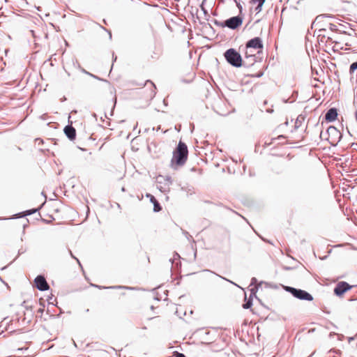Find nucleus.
Masks as SVG:
<instances>
[{
	"instance_id": "1",
	"label": "nucleus",
	"mask_w": 357,
	"mask_h": 357,
	"mask_svg": "<svg viewBox=\"0 0 357 357\" xmlns=\"http://www.w3.org/2000/svg\"><path fill=\"white\" fill-rule=\"evenodd\" d=\"M188 155L187 145L182 141H179L176 148L173 151V156L171 160V166L176 168V166L183 165Z\"/></svg>"
},
{
	"instance_id": "2",
	"label": "nucleus",
	"mask_w": 357,
	"mask_h": 357,
	"mask_svg": "<svg viewBox=\"0 0 357 357\" xmlns=\"http://www.w3.org/2000/svg\"><path fill=\"white\" fill-rule=\"evenodd\" d=\"M26 312L23 313L22 315H20L19 314H16V317L13 319L11 321V325H14L15 327L18 328L17 331H22L31 324L34 313L32 310L31 306H25Z\"/></svg>"
},
{
	"instance_id": "3",
	"label": "nucleus",
	"mask_w": 357,
	"mask_h": 357,
	"mask_svg": "<svg viewBox=\"0 0 357 357\" xmlns=\"http://www.w3.org/2000/svg\"><path fill=\"white\" fill-rule=\"evenodd\" d=\"M224 56L227 63L235 68H240L246 65V62L243 61L240 53L234 48H229L226 50Z\"/></svg>"
},
{
	"instance_id": "4",
	"label": "nucleus",
	"mask_w": 357,
	"mask_h": 357,
	"mask_svg": "<svg viewBox=\"0 0 357 357\" xmlns=\"http://www.w3.org/2000/svg\"><path fill=\"white\" fill-rule=\"evenodd\" d=\"M284 289L286 291L290 293L294 297L301 301H313V296L307 291L296 289L292 287L284 286Z\"/></svg>"
},
{
	"instance_id": "5",
	"label": "nucleus",
	"mask_w": 357,
	"mask_h": 357,
	"mask_svg": "<svg viewBox=\"0 0 357 357\" xmlns=\"http://www.w3.org/2000/svg\"><path fill=\"white\" fill-rule=\"evenodd\" d=\"M243 23V18L238 15L229 17V19L223 21L218 22L215 20V24L222 27H228L231 29H236L239 27Z\"/></svg>"
},
{
	"instance_id": "6",
	"label": "nucleus",
	"mask_w": 357,
	"mask_h": 357,
	"mask_svg": "<svg viewBox=\"0 0 357 357\" xmlns=\"http://www.w3.org/2000/svg\"><path fill=\"white\" fill-rule=\"evenodd\" d=\"M353 286L344 281L338 282L334 288V294L337 296H342L345 292L351 289Z\"/></svg>"
},
{
	"instance_id": "7",
	"label": "nucleus",
	"mask_w": 357,
	"mask_h": 357,
	"mask_svg": "<svg viewBox=\"0 0 357 357\" xmlns=\"http://www.w3.org/2000/svg\"><path fill=\"white\" fill-rule=\"evenodd\" d=\"M34 283H35L36 287L39 291H43L48 290L50 289V286H49L45 278L42 275H39L35 278Z\"/></svg>"
},
{
	"instance_id": "8",
	"label": "nucleus",
	"mask_w": 357,
	"mask_h": 357,
	"mask_svg": "<svg viewBox=\"0 0 357 357\" xmlns=\"http://www.w3.org/2000/svg\"><path fill=\"white\" fill-rule=\"evenodd\" d=\"M246 49L262 50L264 45L259 37H255L249 40L245 44Z\"/></svg>"
},
{
	"instance_id": "9",
	"label": "nucleus",
	"mask_w": 357,
	"mask_h": 357,
	"mask_svg": "<svg viewBox=\"0 0 357 357\" xmlns=\"http://www.w3.org/2000/svg\"><path fill=\"white\" fill-rule=\"evenodd\" d=\"M337 117V109L335 107L330 108L325 114V120L327 122H333Z\"/></svg>"
},
{
	"instance_id": "10",
	"label": "nucleus",
	"mask_w": 357,
	"mask_h": 357,
	"mask_svg": "<svg viewBox=\"0 0 357 357\" xmlns=\"http://www.w3.org/2000/svg\"><path fill=\"white\" fill-rule=\"evenodd\" d=\"M64 133L66 137L71 141L76 138V130L71 125H67L63 129Z\"/></svg>"
},
{
	"instance_id": "11",
	"label": "nucleus",
	"mask_w": 357,
	"mask_h": 357,
	"mask_svg": "<svg viewBox=\"0 0 357 357\" xmlns=\"http://www.w3.org/2000/svg\"><path fill=\"white\" fill-rule=\"evenodd\" d=\"M327 133L335 139H340L342 137L340 132L334 126H331L327 129Z\"/></svg>"
},
{
	"instance_id": "12",
	"label": "nucleus",
	"mask_w": 357,
	"mask_h": 357,
	"mask_svg": "<svg viewBox=\"0 0 357 357\" xmlns=\"http://www.w3.org/2000/svg\"><path fill=\"white\" fill-rule=\"evenodd\" d=\"M146 197H149L150 202L151 203H153L154 212H159L162 210V207H161L160 203L158 202V200L155 199V197L153 195H152L151 194H147Z\"/></svg>"
},
{
	"instance_id": "13",
	"label": "nucleus",
	"mask_w": 357,
	"mask_h": 357,
	"mask_svg": "<svg viewBox=\"0 0 357 357\" xmlns=\"http://www.w3.org/2000/svg\"><path fill=\"white\" fill-rule=\"evenodd\" d=\"M148 84H150L151 86L150 93L149 94V97L151 99H153L156 94V86L155 84L149 79L146 80V82L142 86H147Z\"/></svg>"
},
{
	"instance_id": "14",
	"label": "nucleus",
	"mask_w": 357,
	"mask_h": 357,
	"mask_svg": "<svg viewBox=\"0 0 357 357\" xmlns=\"http://www.w3.org/2000/svg\"><path fill=\"white\" fill-rule=\"evenodd\" d=\"M328 29L332 31L340 32L341 33L347 34L349 36L352 35V33H349L344 30L340 29V28H338V26L334 23H330L328 25Z\"/></svg>"
},
{
	"instance_id": "15",
	"label": "nucleus",
	"mask_w": 357,
	"mask_h": 357,
	"mask_svg": "<svg viewBox=\"0 0 357 357\" xmlns=\"http://www.w3.org/2000/svg\"><path fill=\"white\" fill-rule=\"evenodd\" d=\"M266 0H250V3L257 4L255 10L257 13H259L262 10V6Z\"/></svg>"
},
{
	"instance_id": "16",
	"label": "nucleus",
	"mask_w": 357,
	"mask_h": 357,
	"mask_svg": "<svg viewBox=\"0 0 357 357\" xmlns=\"http://www.w3.org/2000/svg\"><path fill=\"white\" fill-rule=\"evenodd\" d=\"M334 18V17L332 15H329V14H321V15H319L316 17L314 21L312 23V25L313 26L314 24L316 23H319L320 22H321L323 20V19L324 18Z\"/></svg>"
},
{
	"instance_id": "17",
	"label": "nucleus",
	"mask_w": 357,
	"mask_h": 357,
	"mask_svg": "<svg viewBox=\"0 0 357 357\" xmlns=\"http://www.w3.org/2000/svg\"><path fill=\"white\" fill-rule=\"evenodd\" d=\"M356 73L357 77V61L352 63L349 66V74L351 79L354 77V75Z\"/></svg>"
},
{
	"instance_id": "18",
	"label": "nucleus",
	"mask_w": 357,
	"mask_h": 357,
	"mask_svg": "<svg viewBox=\"0 0 357 357\" xmlns=\"http://www.w3.org/2000/svg\"><path fill=\"white\" fill-rule=\"evenodd\" d=\"M251 59L252 63H247V61H245L246 65L244 66L245 67H249V66L253 65L255 63V61H256L255 60V54H250L248 53V52L247 51L246 53H245V59Z\"/></svg>"
},
{
	"instance_id": "19",
	"label": "nucleus",
	"mask_w": 357,
	"mask_h": 357,
	"mask_svg": "<svg viewBox=\"0 0 357 357\" xmlns=\"http://www.w3.org/2000/svg\"><path fill=\"white\" fill-rule=\"evenodd\" d=\"M304 119L305 118L303 115H299L295 121L294 128L298 129L301 126Z\"/></svg>"
},
{
	"instance_id": "20",
	"label": "nucleus",
	"mask_w": 357,
	"mask_h": 357,
	"mask_svg": "<svg viewBox=\"0 0 357 357\" xmlns=\"http://www.w3.org/2000/svg\"><path fill=\"white\" fill-rule=\"evenodd\" d=\"M252 305V298H249L248 300L245 301V303L243 304V307L244 309H249Z\"/></svg>"
},
{
	"instance_id": "21",
	"label": "nucleus",
	"mask_w": 357,
	"mask_h": 357,
	"mask_svg": "<svg viewBox=\"0 0 357 357\" xmlns=\"http://www.w3.org/2000/svg\"><path fill=\"white\" fill-rule=\"evenodd\" d=\"M259 285L255 286L250 289V298H252L253 296L257 298L256 294L258 291Z\"/></svg>"
},
{
	"instance_id": "22",
	"label": "nucleus",
	"mask_w": 357,
	"mask_h": 357,
	"mask_svg": "<svg viewBox=\"0 0 357 357\" xmlns=\"http://www.w3.org/2000/svg\"><path fill=\"white\" fill-rule=\"evenodd\" d=\"M36 211H37V209H31V210L26 211L24 212V215H31V214H32V213H35V212H36ZM20 215V213L17 214V218H19V217H23V215Z\"/></svg>"
},
{
	"instance_id": "23",
	"label": "nucleus",
	"mask_w": 357,
	"mask_h": 357,
	"mask_svg": "<svg viewBox=\"0 0 357 357\" xmlns=\"http://www.w3.org/2000/svg\"><path fill=\"white\" fill-rule=\"evenodd\" d=\"M100 29H102V30L105 31L106 32L108 33L109 34V39L111 40L112 39V32L110 30L106 29L105 27L102 26V25L98 24V23H96Z\"/></svg>"
},
{
	"instance_id": "24",
	"label": "nucleus",
	"mask_w": 357,
	"mask_h": 357,
	"mask_svg": "<svg viewBox=\"0 0 357 357\" xmlns=\"http://www.w3.org/2000/svg\"><path fill=\"white\" fill-rule=\"evenodd\" d=\"M206 0H204L203 2L202 3V4L200 5V8L201 10L203 11L204 15L206 16H208V10L205 8L204 4L205 3Z\"/></svg>"
},
{
	"instance_id": "25",
	"label": "nucleus",
	"mask_w": 357,
	"mask_h": 357,
	"mask_svg": "<svg viewBox=\"0 0 357 357\" xmlns=\"http://www.w3.org/2000/svg\"><path fill=\"white\" fill-rule=\"evenodd\" d=\"M92 286L95 287H97L100 289H108V288H116V289H120V288H123V287H121V286H117V287H102V286H99V285H97V284H92Z\"/></svg>"
},
{
	"instance_id": "26",
	"label": "nucleus",
	"mask_w": 357,
	"mask_h": 357,
	"mask_svg": "<svg viewBox=\"0 0 357 357\" xmlns=\"http://www.w3.org/2000/svg\"><path fill=\"white\" fill-rule=\"evenodd\" d=\"M326 31V29H319V36L326 37L325 32Z\"/></svg>"
},
{
	"instance_id": "27",
	"label": "nucleus",
	"mask_w": 357,
	"mask_h": 357,
	"mask_svg": "<svg viewBox=\"0 0 357 357\" xmlns=\"http://www.w3.org/2000/svg\"><path fill=\"white\" fill-rule=\"evenodd\" d=\"M204 271L211 272V273H214V274H215V273H214V272H213V271H210V270H208V269L204 270ZM215 275H216V273H215ZM217 275H218V276H219L220 278H221L222 279L225 280H227V281H228V282H231V283H232V284H234L236 285L235 283H234L233 282H231V281H230V280H229L226 279L225 278L222 277V276H220V275H218V274H217Z\"/></svg>"
},
{
	"instance_id": "28",
	"label": "nucleus",
	"mask_w": 357,
	"mask_h": 357,
	"mask_svg": "<svg viewBox=\"0 0 357 357\" xmlns=\"http://www.w3.org/2000/svg\"><path fill=\"white\" fill-rule=\"evenodd\" d=\"M233 1L236 3L237 8L240 10V12H241L243 8L241 4L237 1V0H233Z\"/></svg>"
},
{
	"instance_id": "29",
	"label": "nucleus",
	"mask_w": 357,
	"mask_h": 357,
	"mask_svg": "<svg viewBox=\"0 0 357 357\" xmlns=\"http://www.w3.org/2000/svg\"><path fill=\"white\" fill-rule=\"evenodd\" d=\"M257 282V280L255 278H252L251 279V282H250V285L251 286H257L256 284Z\"/></svg>"
},
{
	"instance_id": "30",
	"label": "nucleus",
	"mask_w": 357,
	"mask_h": 357,
	"mask_svg": "<svg viewBox=\"0 0 357 357\" xmlns=\"http://www.w3.org/2000/svg\"><path fill=\"white\" fill-rule=\"evenodd\" d=\"M174 357H185V356L182 353H179V352L176 351L174 354Z\"/></svg>"
},
{
	"instance_id": "31",
	"label": "nucleus",
	"mask_w": 357,
	"mask_h": 357,
	"mask_svg": "<svg viewBox=\"0 0 357 357\" xmlns=\"http://www.w3.org/2000/svg\"><path fill=\"white\" fill-rule=\"evenodd\" d=\"M82 72H84V73H86V74H87V75H89L90 76H91V77H94V78H96V79H99L97 76L92 75L91 73H89V72H87V71H86V70H85L84 69H83V70H82Z\"/></svg>"
},
{
	"instance_id": "32",
	"label": "nucleus",
	"mask_w": 357,
	"mask_h": 357,
	"mask_svg": "<svg viewBox=\"0 0 357 357\" xmlns=\"http://www.w3.org/2000/svg\"><path fill=\"white\" fill-rule=\"evenodd\" d=\"M26 249H24L23 248H21L20 249H19L18 250V256L26 252Z\"/></svg>"
},
{
	"instance_id": "33",
	"label": "nucleus",
	"mask_w": 357,
	"mask_h": 357,
	"mask_svg": "<svg viewBox=\"0 0 357 357\" xmlns=\"http://www.w3.org/2000/svg\"><path fill=\"white\" fill-rule=\"evenodd\" d=\"M158 189L161 192H166V189L163 188L162 185H158Z\"/></svg>"
},
{
	"instance_id": "34",
	"label": "nucleus",
	"mask_w": 357,
	"mask_h": 357,
	"mask_svg": "<svg viewBox=\"0 0 357 357\" xmlns=\"http://www.w3.org/2000/svg\"><path fill=\"white\" fill-rule=\"evenodd\" d=\"M183 234H185V236L188 238V239H190V238H192V236L188 234V231H183Z\"/></svg>"
},
{
	"instance_id": "35",
	"label": "nucleus",
	"mask_w": 357,
	"mask_h": 357,
	"mask_svg": "<svg viewBox=\"0 0 357 357\" xmlns=\"http://www.w3.org/2000/svg\"><path fill=\"white\" fill-rule=\"evenodd\" d=\"M70 254L71 257H72L73 259H76V261L79 263V265H81V264H80V262H79V259H78L77 258H76V257L73 255V253L71 252V251H70Z\"/></svg>"
},
{
	"instance_id": "36",
	"label": "nucleus",
	"mask_w": 357,
	"mask_h": 357,
	"mask_svg": "<svg viewBox=\"0 0 357 357\" xmlns=\"http://www.w3.org/2000/svg\"><path fill=\"white\" fill-rule=\"evenodd\" d=\"M285 136L284 135H279L277 138H275L274 139H285Z\"/></svg>"
},
{
	"instance_id": "37",
	"label": "nucleus",
	"mask_w": 357,
	"mask_h": 357,
	"mask_svg": "<svg viewBox=\"0 0 357 357\" xmlns=\"http://www.w3.org/2000/svg\"><path fill=\"white\" fill-rule=\"evenodd\" d=\"M338 28H340V29L343 30V28L344 27V24H342L340 23H338Z\"/></svg>"
},
{
	"instance_id": "38",
	"label": "nucleus",
	"mask_w": 357,
	"mask_h": 357,
	"mask_svg": "<svg viewBox=\"0 0 357 357\" xmlns=\"http://www.w3.org/2000/svg\"><path fill=\"white\" fill-rule=\"evenodd\" d=\"M36 142H38V144L43 143V140L39 138L36 139Z\"/></svg>"
},
{
	"instance_id": "39",
	"label": "nucleus",
	"mask_w": 357,
	"mask_h": 357,
	"mask_svg": "<svg viewBox=\"0 0 357 357\" xmlns=\"http://www.w3.org/2000/svg\"><path fill=\"white\" fill-rule=\"evenodd\" d=\"M44 311V309L43 307H40L38 310V312L42 314Z\"/></svg>"
},
{
	"instance_id": "40",
	"label": "nucleus",
	"mask_w": 357,
	"mask_h": 357,
	"mask_svg": "<svg viewBox=\"0 0 357 357\" xmlns=\"http://www.w3.org/2000/svg\"><path fill=\"white\" fill-rule=\"evenodd\" d=\"M273 112V110L272 109H267V112H268V113H272Z\"/></svg>"
},
{
	"instance_id": "41",
	"label": "nucleus",
	"mask_w": 357,
	"mask_h": 357,
	"mask_svg": "<svg viewBox=\"0 0 357 357\" xmlns=\"http://www.w3.org/2000/svg\"><path fill=\"white\" fill-rule=\"evenodd\" d=\"M170 180H171V178H170V177H167L166 181H167L168 183H171Z\"/></svg>"
},
{
	"instance_id": "42",
	"label": "nucleus",
	"mask_w": 357,
	"mask_h": 357,
	"mask_svg": "<svg viewBox=\"0 0 357 357\" xmlns=\"http://www.w3.org/2000/svg\"><path fill=\"white\" fill-rule=\"evenodd\" d=\"M354 340V337H351L349 338V342H350L351 341H352Z\"/></svg>"
},
{
	"instance_id": "43",
	"label": "nucleus",
	"mask_w": 357,
	"mask_h": 357,
	"mask_svg": "<svg viewBox=\"0 0 357 357\" xmlns=\"http://www.w3.org/2000/svg\"><path fill=\"white\" fill-rule=\"evenodd\" d=\"M174 257H178V258H179V257H180V256H179V255H178V253H176H176L174 254Z\"/></svg>"
},
{
	"instance_id": "44",
	"label": "nucleus",
	"mask_w": 357,
	"mask_h": 357,
	"mask_svg": "<svg viewBox=\"0 0 357 357\" xmlns=\"http://www.w3.org/2000/svg\"><path fill=\"white\" fill-rule=\"evenodd\" d=\"M248 61H247V63H252V61L251 59H248Z\"/></svg>"
},
{
	"instance_id": "45",
	"label": "nucleus",
	"mask_w": 357,
	"mask_h": 357,
	"mask_svg": "<svg viewBox=\"0 0 357 357\" xmlns=\"http://www.w3.org/2000/svg\"><path fill=\"white\" fill-rule=\"evenodd\" d=\"M102 22L105 24H107V21L105 19L102 20Z\"/></svg>"
},
{
	"instance_id": "46",
	"label": "nucleus",
	"mask_w": 357,
	"mask_h": 357,
	"mask_svg": "<svg viewBox=\"0 0 357 357\" xmlns=\"http://www.w3.org/2000/svg\"><path fill=\"white\" fill-rule=\"evenodd\" d=\"M113 59H114V61H116V56H114V54H113Z\"/></svg>"
},
{
	"instance_id": "47",
	"label": "nucleus",
	"mask_w": 357,
	"mask_h": 357,
	"mask_svg": "<svg viewBox=\"0 0 357 357\" xmlns=\"http://www.w3.org/2000/svg\"><path fill=\"white\" fill-rule=\"evenodd\" d=\"M169 261L173 264V260L172 259H169Z\"/></svg>"
},
{
	"instance_id": "48",
	"label": "nucleus",
	"mask_w": 357,
	"mask_h": 357,
	"mask_svg": "<svg viewBox=\"0 0 357 357\" xmlns=\"http://www.w3.org/2000/svg\"><path fill=\"white\" fill-rule=\"evenodd\" d=\"M142 328H143L144 330H146V326H144Z\"/></svg>"
},
{
	"instance_id": "49",
	"label": "nucleus",
	"mask_w": 357,
	"mask_h": 357,
	"mask_svg": "<svg viewBox=\"0 0 357 357\" xmlns=\"http://www.w3.org/2000/svg\"><path fill=\"white\" fill-rule=\"evenodd\" d=\"M163 102L165 104H167V102H165V100H163Z\"/></svg>"
},
{
	"instance_id": "50",
	"label": "nucleus",
	"mask_w": 357,
	"mask_h": 357,
	"mask_svg": "<svg viewBox=\"0 0 357 357\" xmlns=\"http://www.w3.org/2000/svg\"><path fill=\"white\" fill-rule=\"evenodd\" d=\"M163 102L165 104H167V102H165V100H163Z\"/></svg>"
},
{
	"instance_id": "51",
	"label": "nucleus",
	"mask_w": 357,
	"mask_h": 357,
	"mask_svg": "<svg viewBox=\"0 0 357 357\" xmlns=\"http://www.w3.org/2000/svg\"><path fill=\"white\" fill-rule=\"evenodd\" d=\"M89 311V309H86V312H88Z\"/></svg>"
}]
</instances>
